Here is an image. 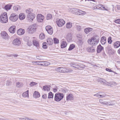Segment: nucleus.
I'll use <instances>...</instances> for the list:
<instances>
[{
	"label": "nucleus",
	"mask_w": 120,
	"mask_h": 120,
	"mask_svg": "<svg viewBox=\"0 0 120 120\" xmlns=\"http://www.w3.org/2000/svg\"><path fill=\"white\" fill-rule=\"evenodd\" d=\"M64 97V95L63 93H57L55 94L54 100L56 101H59L63 98Z\"/></svg>",
	"instance_id": "f257e3e1"
},
{
	"label": "nucleus",
	"mask_w": 120,
	"mask_h": 120,
	"mask_svg": "<svg viewBox=\"0 0 120 120\" xmlns=\"http://www.w3.org/2000/svg\"><path fill=\"white\" fill-rule=\"evenodd\" d=\"M0 20L1 22L2 23H5L8 22V18L6 12H4L1 15Z\"/></svg>",
	"instance_id": "f03ea898"
},
{
	"label": "nucleus",
	"mask_w": 120,
	"mask_h": 120,
	"mask_svg": "<svg viewBox=\"0 0 120 120\" xmlns=\"http://www.w3.org/2000/svg\"><path fill=\"white\" fill-rule=\"evenodd\" d=\"M36 30V25L35 24L31 25L29 26L28 28V32L30 34H32L35 32Z\"/></svg>",
	"instance_id": "7ed1b4c3"
},
{
	"label": "nucleus",
	"mask_w": 120,
	"mask_h": 120,
	"mask_svg": "<svg viewBox=\"0 0 120 120\" xmlns=\"http://www.w3.org/2000/svg\"><path fill=\"white\" fill-rule=\"evenodd\" d=\"M71 10L73 13L77 15H84L86 13V12L78 9L73 8L71 9Z\"/></svg>",
	"instance_id": "20e7f679"
},
{
	"label": "nucleus",
	"mask_w": 120,
	"mask_h": 120,
	"mask_svg": "<svg viewBox=\"0 0 120 120\" xmlns=\"http://www.w3.org/2000/svg\"><path fill=\"white\" fill-rule=\"evenodd\" d=\"M99 40L95 38H92L91 39L88 40L87 41L88 43L93 45H96L98 42Z\"/></svg>",
	"instance_id": "39448f33"
},
{
	"label": "nucleus",
	"mask_w": 120,
	"mask_h": 120,
	"mask_svg": "<svg viewBox=\"0 0 120 120\" xmlns=\"http://www.w3.org/2000/svg\"><path fill=\"white\" fill-rule=\"evenodd\" d=\"M0 34L1 37L4 39L8 40L9 38V36L8 34L5 31L1 32Z\"/></svg>",
	"instance_id": "423d86ee"
},
{
	"label": "nucleus",
	"mask_w": 120,
	"mask_h": 120,
	"mask_svg": "<svg viewBox=\"0 0 120 120\" xmlns=\"http://www.w3.org/2000/svg\"><path fill=\"white\" fill-rule=\"evenodd\" d=\"M18 16L15 14H12L9 18L10 20L12 22H15L18 19Z\"/></svg>",
	"instance_id": "0eeeda50"
},
{
	"label": "nucleus",
	"mask_w": 120,
	"mask_h": 120,
	"mask_svg": "<svg viewBox=\"0 0 120 120\" xmlns=\"http://www.w3.org/2000/svg\"><path fill=\"white\" fill-rule=\"evenodd\" d=\"M35 16L34 13H31L27 15V19L29 21L32 22L35 18Z\"/></svg>",
	"instance_id": "6e6552de"
},
{
	"label": "nucleus",
	"mask_w": 120,
	"mask_h": 120,
	"mask_svg": "<svg viewBox=\"0 0 120 120\" xmlns=\"http://www.w3.org/2000/svg\"><path fill=\"white\" fill-rule=\"evenodd\" d=\"M57 25L59 27H61L65 23V21L62 19H60L56 21Z\"/></svg>",
	"instance_id": "1a4fd4ad"
},
{
	"label": "nucleus",
	"mask_w": 120,
	"mask_h": 120,
	"mask_svg": "<svg viewBox=\"0 0 120 120\" xmlns=\"http://www.w3.org/2000/svg\"><path fill=\"white\" fill-rule=\"evenodd\" d=\"M45 29L48 34H52L53 31L52 28L51 27L49 26H47L45 27Z\"/></svg>",
	"instance_id": "9d476101"
},
{
	"label": "nucleus",
	"mask_w": 120,
	"mask_h": 120,
	"mask_svg": "<svg viewBox=\"0 0 120 120\" xmlns=\"http://www.w3.org/2000/svg\"><path fill=\"white\" fill-rule=\"evenodd\" d=\"M44 17L41 14H38L37 17V20L39 22H43Z\"/></svg>",
	"instance_id": "9b49d317"
},
{
	"label": "nucleus",
	"mask_w": 120,
	"mask_h": 120,
	"mask_svg": "<svg viewBox=\"0 0 120 120\" xmlns=\"http://www.w3.org/2000/svg\"><path fill=\"white\" fill-rule=\"evenodd\" d=\"M13 44L15 45H19L21 44V42L18 38H16L13 41Z\"/></svg>",
	"instance_id": "f8f14e48"
},
{
	"label": "nucleus",
	"mask_w": 120,
	"mask_h": 120,
	"mask_svg": "<svg viewBox=\"0 0 120 120\" xmlns=\"http://www.w3.org/2000/svg\"><path fill=\"white\" fill-rule=\"evenodd\" d=\"M70 65L71 66L78 69H80L79 68H82V67H81L77 63H75L74 62L71 63H70Z\"/></svg>",
	"instance_id": "ddd939ff"
},
{
	"label": "nucleus",
	"mask_w": 120,
	"mask_h": 120,
	"mask_svg": "<svg viewBox=\"0 0 120 120\" xmlns=\"http://www.w3.org/2000/svg\"><path fill=\"white\" fill-rule=\"evenodd\" d=\"M67 101L72 100L74 99V96L71 94H69L66 97Z\"/></svg>",
	"instance_id": "4468645a"
},
{
	"label": "nucleus",
	"mask_w": 120,
	"mask_h": 120,
	"mask_svg": "<svg viewBox=\"0 0 120 120\" xmlns=\"http://www.w3.org/2000/svg\"><path fill=\"white\" fill-rule=\"evenodd\" d=\"M16 27L15 26H11L9 29V32L11 33H14Z\"/></svg>",
	"instance_id": "2eb2a0df"
},
{
	"label": "nucleus",
	"mask_w": 120,
	"mask_h": 120,
	"mask_svg": "<svg viewBox=\"0 0 120 120\" xmlns=\"http://www.w3.org/2000/svg\"><path fill=\"white\" fill-rule=\"evenodd\" d=\"M25 31L24 29H20L18 30L17 31V33L19 35L23 34L25 33Z\"/></svg>",
	"instance_id": "dca6fc26"
},
{
	"label": "nucleus",
	"mask_w": 120,
	"mask_h": 120,
	"mask_svg": "<svg viewBox=\"0 0 120 120\" xmlns=\"http://www.w3.org/2000/svg\"><path fill=\"white\" fill-rule=\"evenodd\" d=\"M87 51L89 52H93L95 51L94 48L92 46L88 47L87 49Z\"/></svg>",
	"instance_id": "f3484780"
},
{
	"label": "nucleus",
	"mask_w": 120,
	"mask_h": 120,
	"mask_svg": "<svg viewBox=\"0 0 120 120\" xmlns=\"http://www.w3.org/2000/svg\"><path fill=\"white\" fill-rule=\"evenodd\" d=\"M51 86H45L43 87V89L45 91H49L50 90Z\"/></svg>",
	"instance_id": "a211bd4d"
},
{
	"label": "nucleus",
	"mask_w": 120,
	"mask_h": 120,
	"mask_svg": "<svg viewBox=\"0 0 120 120\" xmlns=\"http://www.w3.org/2000/svg\"><path fill=\"white\" fill-rule=\"evenodd\" d=\"M33 44L37 48L39 47V42L35 39L33 40Z\"/></svg>",
	"instance_id": "6ab92c4d"
},
{
	"label": "nucleus",
	"mask_w": 120,
	"mask_h": 120,
	"mask_svg": "<svg viewBox=\"0 0 120 120\" xmlns=\"http://www.w3.org/2000/svg\"><path fill=\"white\" fill-rule=\"evenodd\" d=\"M40 96V94L38 92L35 91L34 92L33 94V97H34L37 98L39 97Z\"/></svg>",
	"instance_id": "aec40b11"
},
{
	"label": "nucleus",
	"mask_w": 120,
	"mask_h": 120,
	"mask_svg": "<svg viewBox=\"0 0 120 120\" xmlns=\"http://www.w3.org/2000/svg\"><path fill=\"white\" fill-rule=\"evenodd\" d=\"M63 67H60L56 68L55 70L58 72L63 73Z\"/></svg>",
	"instance_id": "412c9836"
},
{
	"label": "nucleus",
	"mask_w": 120,
	"mask_h": 120,
	"mask_svg": "<svg viewBox=\"0 0 120 120\" xmlns=\"http://www.w3.org/2000/svg\"><path fill=\"white\" fill-rule=\"evenodd\" d=\"M25 15L23 13H20L19 15V18L21 20H23L25 19Z\"/></svg>",
	"instance_id": "4be33fe9"
},
{
	"label": "nucleus",
	"mask_w": 120,
	"mask_h": 120,
	"mask_svg": "<svg viewBox=\"0 0 120 120\" xmlns=\"http://www.w3.org/2000/svg\"><path fill=\"white\" fill-rule=\"evenodd\" d=\"M103 47L102 46L100 45H99L97 47V52L98 53L100 52L101 50L103 49Z\"/></svg>",
	"instance_id": "5701e85b"
},
{
	"label": "nucleus",
	"mask_w": 120,
	"mask_h": 120,
	"mask_svg": "<svg viewBox=\"0 0 120 120\" xmlns=\"http://www.w3.org/2000/svg\"><path fill=\"white\" fill-rule=\"evenodd\" d=\"M67 44L66 41H63L61 42V47L62 48H64L66 47Z\"/></svg>",
	"instance_id": "b1692460"
},
{
	"label": "nucleus",
	"mask_w": 120,
	"mask_h": 120,
	"mask_svg": "<svg viewBox=\"0 0 120 120\" xmlns=\"http://www.w3.org/2000/svg\"><path fill=\"white\" fill-rule=\"evenodd\" d=\"M72 70H69L67 68L63 67V73H66L68 72H72Z\"/></svg>",
	"instance_id": "393cba45"
},
{
	"label": "nucleus",
	"mask_w": 120,
	"mask_h": 120,
	"mask_svg": "<svg viewBox=\"0 0 120 120\" xmlns=\"http://www.w3.org/2000/svg\"><path fill=\"white\" fill-rule=\"evenodd\" d=\"M113 101L105 102L104 105H113L115 104V103H113Z\"/></svg>",
	"instance_id": "a878e982"
},
{
	"label": "nucleus",
	"mask_w": 120,
	"mask_h": 120,
	"mask_svg": "<svg viewBox=\"0 0 120 120\" xmlns=\"http://www.w3.org/2000/svg\"><path fill=\"white\" fill-rule=\"evenodd\" d=\"M42 64H41V65L43 66H47L50 64V63L47 61H42L41 62Z\"/></svg>",
	"instance_id": "bb28decb"
},
{
	"label": "nucleus",
	"mask_w": 120,
	"mask_h": 120,
	"mask_svg": "<svg viewBox=\"0 0 120 120\" xmlns=\"http://www.w3.org/2000/svg\"><path fill=\"white\" fill-rule=\"evenodd\" d=\"M101 42L102 44H104L106 42V38L105 36H103L101 38Z\"/></svg>",
	"instance_id": "cd10ccee"
},
{
	"label": "nucleus",
	"mask_w": 120,
	"mask_h": 120,
	"mask_svg": "<svg viewBox=\"0 0 120 120\" xmlns=\"http://www.w3.org/2000/svg\"><path fill=\"white\" fill-rule=\"evenodd\" d=\"M66 38L68 41H70L72 39L71 34V33H68L66 35Z\"/></svg>",
	"instance_id": "c85d7f7f"
},
{
	"label": "nucleus",
	"mask_w": 120,
	"mask_h": 120,
	"mask_svg": "<svg viewBox=\"0 0 120 120\" xmlns=\"http://www.w3.org/2000/svg\"><path fill=\"white\" fill-rule=\"evenodd\" d=\"M93 29L90 28H88L84 30L85 33L86 34H88L91 31H92Z\"/></svg>",
	"instance_id": "c756f323"
},
{
	"label": "nucleus",
	"mask_w": 120,
	"mask_h": 120,
	"mask_svg": "<svg viewBox=\"0 0 120 120\" xmlns=\"http://www.w3.org/2000/svg\"><path fill=\"white\" fill-rule=\"evenodd\" d=\"M33 10L32 8L28 9L26 10V12L28 14H30L31 13H33Z\"/></svg>",
	"instance_id": "7c9ffc66"
},
{
	"label": "nucleus",
	"mask_w": 120,
	"mask_h": 120,
	"mask_svg": "<svg viewBox=\"0 0 120 120\" xmlns=\"http://www.w3.org/2000/svg\"><path fill=\"white\" fill-rule=\"evenodd\" d=\"M115 48H118L120 46V41H117L115 42L114 44Z\"/></svg>",
	"instance_id": "2f4dec72"
},
{
	"label": "nucleus",
	"mask_w": 120,
	"mask_h": 120,
	"mask_svg": "<svg viewBox=\"0 0 120 120\" xmlns=\"http://www.w3.org/2000/svg\"><path fill=\"white\" fill-rule=\"evenodd\" d=\"M47 41L48 44L49 45H51L52 44L53 41L51 38H49L47 39Z\"/></svg>",
	"instance_id": "473e14b6"
},
{
	"label": "nucleus",
	"mask_w": 120,
	"mask_h": 120,
	"mask_svg": "<svg viewBox=\"0 0 120 120\" xmlns=\"http://www.w3.org/2000/svg\"><path fill=\"white\" fill-rule=\"evenodd\" d=\"M72 23L71 22H69L67 23L66 27L67 28H70L72 27Z\"/></svg>",
	"instance_id": "72a5a7b5"
},
{
	"label": "nucleus",
	"mask_w": 120,
	"mask_h": 120,
	"mask_svg": "<svg viewBox=\"0 0 120 120\" xmlns=\"http://www.w3.org/2000/svg\"><path fill=\"white\" fill-rule=\"evenodd\" d=\"M28 91V90L25 92L23 93L22 94L23 96L24 97H28L29 96Z\"/></svg>",
	"instance_id": "f704fd0d"
},
{
	"label": "nucleus",
	"mask_w": 120,
	"mask_h": 120,
	"mask_svg": "<svg viewBox=\"0 0 120 120\" xmlns=\"http://www.w3.org/2000/svg\"><path fill=\"white\" fill-rule=\"evenodd\" d=\"M12 5L11 4H7L5 6L4 8L6 10H9L11 9Z\"/></svg>",
	"instance_id": "c9c22d12"
},
{
	"label": "nucleus",
	"mask_w": 120,
	"mask_h": 120,
	"mask_svg": "<svg viewBox=\"0 0 120 120\" xmlns=\"http://www.w3.org/2000/svg\"><path fill=\"white\" fill-rule=\"evenodd\" d=\"M75 47V46L73 44L71 45L68 49V50L69 51L71 50L74 49Z\"/></svg>",
	"instance_id": "e433bc0d"
},
{
	"label": "nucleus",
	"mask_w": 120,
	"mask_h": 120,
	"mask_svg": "<svg viewBox=\"0 0 120 120\" xmlns=\"http://www.w3.org/2000/svg\"><path fill=\"white\" fill-rule=\"evenodd\" d=\"M53 94L52 92H50L49 93L48 98H53Z\"/></svg>",
	"instance_id": "4c0bfd02"
},
{
	"label": "nucleus",
	"mask_w": 120,
	"mask_h": 120,
	"mask_svg": "<svg viewBox=\"0 0 120 120\" xmlns=\"http://www.w3.org/2000/svg\"><path fill=\"white\" fill-rule=\"evenodd\" d=\"M20 7L19 6H14L13 7V9L15 11H17L18 9H20Z\"/></svg>",
	"instance_id": "58836bf2"
},
{
	"label": "nucleus",
	"mask_w": 120,
	"mask_h": 120,
	"mask_svg": "<svg viewBox=\"0 0 120 120\" xmlns=\"http://www.w3.org/2000/svg\"><path fill=\"white\" fill-rule=\"evenodd\" d=\"M45 35L43 33H41L39 35V38L41 39H43L45 38Z\"/></svg>",
	"instance_id": "ea45409f"
},
{
	"label": "nucleus",
	"mask_w": 120,
	"mask_h": 120,
	"mask_svg": "<svg viewBox=\"0 0 120 120\" xmlns=\"http://www.w3.org/2000/svg\"><path fill=\"white\" fill-rule=\"evenodd\" d=\"M22 86V84L21 83L19 82H17L16 86L20 88Z\"/></svg>",
	"instance_id": "a19ab883"
},
{
	"label": "nucleus",
	"mask_w": 120,
	"mask_h": 120,
	"mask_svg": "<svg viewBox=\"0 0 120 120\" xmlns=\"http://www.w3.org/2000/svg\"><path fill=\"white\" fill-rule=\"evenodd\" d=\"M52 16L51 14H49L47 15L46 19L47 20H49L52 18Z\"/></svg>",
	"instance_id": "79ce46f5"
},
{
	"label": "nucleus",
	"mask_w": 120,
	"mask_h": 120,
	"mask_svg": "<svg viewBox=\"0 0 120 120\" xmlns=\"http://www.w3.org/2000/svg\"><path fill=\"white\" fill-rule=\"evenodd\" d=\"M100 94V98H102L105 96L106 94L104 93L99 92Z\"/></svg>",
	"instance_id": "37998d69"
},
{
	"label": "nucleus",
	"mask_w": 120,
	"mask_h": 120,
	"mask_svg": "<svg viewBox=\"0 0 120 120\" xmlns=\"http://www.w3.org/2000/svg\"><path fill=\"white\" fill-rule=\"evenodd\" d=\"M54 42V43H59V40L56 38H53Z\"/></svg>",
	"instance_id": "c03bdc74"
},
{
	"label": "nucleus",
	"mask_w": 120,
	"mask_h": 120,
	"mask_svg": "<svg viewBox=\"0 0 120 120\" xmlns=\"http://www.w3.org/2000/svg\"><path fill=\"white\" fill-rule=\"evenodd\" d=\"M110 8H108L107 7H105L104 6L103 7V9H102V10H105L107 11H109L110 10Z\"/></svg>",
	"instance_id": "a18cd8bd"
},
{
	"label": "nucleus",
	"mask_w": 120,
	"mask_h": 120,
	"mask_svg": "<svg viewBox=\"0 0 120 120\" xmlns=\"http://www.w3.org/2000/svg\"><path fill=\"white\" fill-rule=\"evenodd\" d=\"M47 46L46 45V43L45 42H44L43 43L42 47L43 48L46 49L47 48Z\"/></svg>",
	"instance_id": "49530a36"
},
{
	"label": "nucleus",
	"mask_w": 120,
	"mask_h": 120,
	"mask_svg": "<svg viewBox=\"0 0 120 120\" xmlns=\"http://www.w3.org/2000/svg\"><path fill=\"white\" fill-rule=\"evenodd\" d=\"M81 29V27L79 25L76 26V29L78 31H80Z\"/></svg>",
	"instance_id": "de8ad7c7"
},
{
	"label": "nucleus",
	"mask_w": 120,
	"mask_h": 120,
	"mask_svg": "<svg viewBox=\"0 0 120 120\" xmlns=\"http://www.w3.org/2000/svg\"><path fill=\"white\" fill-rule=\"evenodd\" d=\"M78 43L79 45H81L82 44L83 42L82 40H79L78 41Z\"/></svg>",
	"instance_id": "09e8293b"
},
{
	"label": "nucleus",
	"mask_w": 120,
	"mask_h": 120,
	"mask_svg": "<svg viewBox=\"0 0 120 120\" xmlns=\"http://www.w3.org/2000/svg\"><path fill=\"white\" fill-rule=\"evenodd\" d=\"M109 83L110 85L115 86L117 84L114 82H110Z\"/></svg>",
	"instance_id": "8fccbe9b"
},
{
	"label": "nucleus",
	"mask_w": 120,
	"mask_h": 120,
	"mask_svg": "<svg viewBox=\"0 0 120 120\" xmlns=\"http://www.w3.org/2000/svg\"><path fill=\"white\" fill-rule=\"evenodd\" d=\"M37 84V83L34 82H30V86H33L34 85H36Z\"/></svg>",
	"instance_id": "3c124183"
},
{
	"label": "nucleus",
	"mask_w": 120,
	"mask_h": 120,
	"mask_svg": "<svg viewBox=\"0 0 120 120\" xmlns=\"http://www.w3.org/2000/svg\"><path fill=\"white\" fill-rule=\"evenodd\" d=\"M111 37H109L108 38V42L109 44H111L112 42V40Z\"/></svg>",
	"instance_id": "603ef678"
},
{
	"label": "nucleus",
	"mask_w": 120,
	"mask_h": 120,
	"mask_svg": "<svg viewBox=\"0 0 120 120\" xmlns=\"http://www.w3.org/2000/svg\"><path fill=\"white\" fill-rule=\"evenodd\" d=\"M11 84V82L9 81H8L7 82L6 85L7 86H8Z\"/></svg>",
	"instance_id": "864d4df0"
},
{
	"label": "nucleus",
	"mask_w": 120,
	"mask_h": 120,
	"mask_svg": "<svg viewBox=\"0 0 120 120\" xmlns=\"http://www.w3.org/2000/svg\"><path fill=\"white\" fill-rule=\"evenodd\" d=\"M115 22L116 23L120 24V19H118L115 20Z\"/></svg>",
	"instance_id": "5fc2aeb1"
},
{
	"label": "nucleus",
	"mask_w": 120,
	"mask_h": 120,
	"mask_svg": "<svg viewBox=\"0 0 120 120\" xmlns=\"http://www.w3.org/2000/svg\"><path fill=\"white\" fill-rule=\"evenodd\" d=\"M82 34L80 33L77 34V37L79 38H82Z\"/></svg>",
	"instance_id": "6e6d98bb"
},
{
	"label": "nucleus",
	"mask_w": 120,
	"mask_h": 120,
	"mask_svg": "<svg viewBox=\"0 0 120 120\" xmlns=\"http://www.w3.org/2000/svg\"><path fill=\"white\" fill-rule=\"evenodd\" d=\"M100 94L99 93L96 94H94V96H96V97H98L99 98H100Z\"/></svg>",
	"instance_id": "4d7b16f0"
},
{
	"label": "nucleus",
	"mask_w": 120,
	"mask_h": 120,
	"mask_svg": "<svg viewBox=\"0 0 120 120\" xmlns=\"http://www.w3.org/2000/svg\"><path fill=\"white\" fill-rule=\"evenodd\" d=\"M101 80L102 81V82L103 83H104L106 84L107 83H108V82H106L105 80V79H101Z\"/></svg>",
	"instance_id": "13d9d810"
},
{
	"label": "nucleus",
	"mask_w": 120,
	"mask_h": 120,
	"mask_svg": "<svg viewBox=\"0 0 120 120\" xmlns=\"http://www.w3.org/2000/svg\"><path fill=\"white\" fill-rule=\"evenodd\" d=\"M105 70L106 71H108L109 72H113V71H112L111 69H109V68H106L105 69Z\"/></svg>",
	"instance_id": "bf43d9fd"
},
{
	"label": "nucleus",
	"mask_w": 120,
	"mask_h": 120,
	"mask_svg": "<svg viewBox=\"0 0 120 120\" xmlns=\"http://www.w3.org/2000/svg\"><path fill=\"white\" fill-rule=\"evenodd\" d=\"M99 102L101 104L103 105H104L105 102H103V100L101 99H100L99 100Z\"/></svg>",
	"instance_id": "052dcab7"
},
{
	"label": "nucleus",
	"mask_w": 120,
	"mask_h": 120,
	"mask_svg": "<svg viewBox=\"0 0 120 120\" xmlns=\"http://www.w3.org/2000/svg\"><path fill=\"white\" fill-rule=\"evenodd\" d=\"M42 98H43L45 99L47 98V95L46 94H45L42 96Z\"/></svg>",
	"instance_id": "680f3d73"
},
{
	"label": "nucleus",
	"mask_w": 120,
	"mask_h": 120,
	"mask_svg": "<svg viewBox=\"0 0 120 120\" xmlns=\"http://www.w3.org/2000/svg\"><path fill=\"white\" fill-rule=\"evenodd\" d=\"M104 6L100 4L99 5V7L101 9V10H102V9H103V7H104Z\"/></svg>",
	"instance_id": "e2e57ef3"
},
{
	"label": "nucleus",
	"mask_w": 120,
	"mask_h": 120,
	"mask_svg": "<svg viewBox=\"0 0 120 120\" xmlns=\"http://www.w3.org/2000/svg\"><path fill=\"white\" fill-rule=\"evenodd\" d=\"M45 56H41L40 57V59L41 60H44V59Z\"/></svg>",
	"instance_id": "0e129e2a"
},
{
	"label": "nucleus",
	"mask_w": 120,
	"mask_h": 120,
	"mask_svg": "<svg viewBox=\"0 0 120 120\" xmlns=\"http://www.w3.org/2000/svg\"><path fill=\"white\" fill-rule=\"evenodd\" d=\"M32 43L30 41H29L27 43V45L29 46H30L32 45Z\"/></svg>",
	"instance_id": "69168bd1"
},
{
	"label": "nucleus",
	"mask_w": 120,
	"mask_h": 120,
	"mask_svg": "<svg viewBox=\"0 0 120 120\" xmlns=\"http://www.w3.org/2000/svg\"><path fill=\"white\" fill-rule=\"evenodd\" d=\"M116 8L118 10H120V5H117L116 6Z\"/></svg>",
	"instance_id": "338daca9"
},
{
	"label": "nucleus",
	"mask_w": 120,
	"mask_h": 120,
	"mask_svg": "<svg viewBox=\"0 0 120 120\" xmlns=\"http://www.w3.org/2000/svg\"><path fill=\"white\" fill-rule=\"evenodd\" d=\"M25 118H19V120H24Z\"/></svg>",
	"instance_id": "774afa93"
}]
</instances>
